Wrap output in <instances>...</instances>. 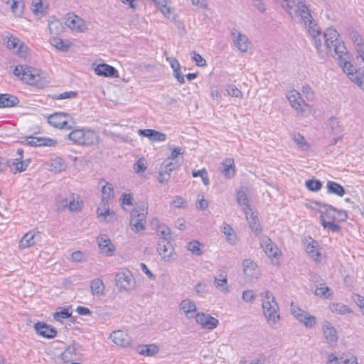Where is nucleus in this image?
Masks as SVG:
<instances>
[{
    "mask_svg": "<svg viewBox=\"0 0 364 364\" xmlns=\"http://www.w3.org/2000/svg\"><path fill=\"white\" fill-rule=\"evenodd\" d=\"M113 213L110 211L109 202L101 200L99 207L97 209V214L98 217H103L104 220L110 221L107 217L112 215Z\"/></svg>",
    "mask_w": 364,
    "mask_h": 364,
    "instance_id": "32",
    "label": "nucleus"
},
{
    "mask_svg": "<svg viewBox=\"0 0 364 364\" xmlns=\"http://www.w3.org/2000/svg\"><path fill=\"white\" fill-rule=\"evenodd\" d=\"M99 248L107 255H112L115 251L114 245L107 235H101L97 237Z\"/></svg>",
    "mask_w": 364,
    "mask_h": 364,
    "instance_id": "22",
    "label": "nucleus"
},
{
    "mask_svg": "<svg viewBox=\"0 0 364 364\" xmlns=\"http://www.w3.org/2000/svg\"><path fill=\"white\" fill-rule=\"evenodd\" d=\"M25 141H26L27 144L31 146H54L58 144L56 140L52 139L50 138L33 136H26Z\"/></svg>",
    "mask_w": 364,
    "mask_h": 364,
    "instance_id": "20",
    "label": "nucleus"
},
{
    "mask_svg": "<svg viewBox=\"0 0 364 364\" xmlns=\"http://www.w3.org/2000/svg\"><path fill=\"white\" fill-rule=\"evenodd\" d=\"M9 6L16 16H21L23 13V0H12V2L9 4Z\"/></svg>",
    "mask_w": 364,
    "mask_h": 364,
    "instance_id": "42",
    "label": "nucleus"
},
{
    "mask_svg": "<svg viewBox=\"0 0 364 364\" xmlns=\"http://www.w3.org/2000/svg\"><path fill=\"white\" fill-rule=\"evenodd\" d=\"M355 303L362 309L363 314H364V297L359 294H353L352 296Z\"/></svg>",
    "mask_w": 364,
    "mask_h": 364,
    "instance_id": "64",
    "label": "nucleus"
},
{
    "mask_svg": "<svg viewBox=\"0 0 364 364\" xmlns=\"http://www.w3.org/2000/svg\"><path fill=\"white\" fill-rule=\"evenodd\" d=\"M315 208L318 209V211L321 213V215H323L325 219H328V221H335L336 219V210L337 208H334L331 205L322 203L321 202H315Z\"/></svg>",
    "mask_w": 364,
    "mask_h": 364,
    "instance_id": "21",
    "label": "nucleus"
},
{
    "mask_svg": "<svg viewBox=\"0 0 364 364\" xmlns=\"http://www.w3.org/2000/svg\"><path fill=\"white\" fill-rule=\"evenodd\" d=\"M157 251L165 262H170L175 259L174 248L168 240H162L159 241Z\"/></svg>",
    "mask_w": 364,
    "mask_h": 364,
    "instance_id": "12",
    "label": "nucleus"
},
{
    "mask_svg": "<svg viewBox=\"0 0 364 364\" xmlns=\"http://www.w3.org/2000/svg\"><path fill=\"white\" fill-rule=\"evenodd\" d=\"M223 232L226 235L228 240L230 243H234L236 239L233 229L228 224H225L222 230Z\"/></svg>",
    "mask_w": 364,
    "mask_h": 364,
    "instance_id": "52",
    "label": "nucleus"
},
{
    "mask_svg": "<svg viewBox=\"0 0 364 364\" xmlns=\"http://www.w3.org/2000/svg\"><path fill=\"white\" fill-rule=\"evenodd\" d=\"M331 309L332 311L340 314H346L351 312V310L347 306L341 304H333Z\"/></svg>",
    "mask_w": 364,
    "mask_h": 364,
    "instance_id": "57",
    "label": "nucleus"
},
{
    "mask_svg": "<svg viewBox=\"0 0 364 364\" xmlns=\"http://www.w3.org/2000/svg\"><path fill=\"white\" fill-rule=\"evenodd\" d=\"M102 200L110 202L114 198V188L113 186L106 182L105 184L102 186Z\"/></svg>",
    "mask_w": 364,
    "mask_h": 364,
    "instance_id": "36",
    "label": "nucleus"
},
{
    "mask_svg": "<svg viewBox=\"0 0 364 364\" xmlns=\"http://www.w3.org/2000/svg\"><path fill=\"white\" fill-rule=\"evenodd\" d=\"M244 274L250 277H252L255 274V270L257 268V264L250 259H245L242 263Z\"/></svg>",
    "mask_w": 364,
    "mask_h": 364,
    "instance_id": "37",
    "label": "nucleus"
},
{
    "mask_svg": "<svg viewBox=\"0 0 364 364\" xmlns=\"http://www.w3.org/2000/svg\"><path fill=\"white\" fill-rule=\"evenodd\" d=\"M71 312L68 308H65L60 311L53 314V318L57 321H62L63 319L70 318Z\"/></svg>",
    "mask_w": 364,
    "mask_h": 364,
    "instance_id": "50",
    "label": "nucleus"
},
{
    "mask_svg": "<svg viewBox=\"0 0 364 364\" xmlns=\"http://www.w3.org/2000/svg\"><path fill=\"white\" fill-rule=\"evenodd\" d=\"M237 201L240 205L243 206V209L245 211L246 210L251 211V208L249 205V199L247 198L246 193L244 191L240 190L237 192Z\"/></svg>",
    "mask_w": 364,
    "mask_h": 364,
    "instance_id": "44",
    "label": "nucleus"
},
{
    "mask_svg": "<svg viewBox=\"0 0 364 364\" xmlns=\"http://www.w3.org/2000/svg\"><path fill=\"white\" fill-rule=\"evenodd\" d=\"M31 161V159H26V160H22L21 159H15L7 160V165L10 167H14V168L15 169L14 173L22 172L26 170Z\"/></svg>",
    "mask_w": 364,
    "mask_h": 364,
    "instance_id": "28",
    "label": "nucleus"
},
{
    "mask_svg": "<svg viewBox=\"0 0 364 364\" xmlns=\"http://www.w3.org/2000/svg\"><path fill=\"white\" fill-rule=\"evenodd\" d=\"M310 36L313 38L318 53L322 58L330 55H333V53L335 54L334 57L339 58L341 55H347L346 48L338 38L339 34L335 29L329 28L322 33L318 26V36Z\"/></svg>",
    "mask_w": 364,
    "mask_h": 364,
    "instance_id": "1",
    "label": "nucleus"
},
{
    "mask_svg": "<svg viewBox=\"0 0 364 364\" xmlns=\"http://www.w3.org/2000/svg\"><path fill=\"white\" fill-rule=\"evenodd\" d=\"M292 139L303 150H308L309 149V144L301 134H295L293 135Z\"/></svg>",
    "mask_w": 364,
    "mask_h": 364,
    "instance_id": "51",
    "label": "nucleus"
},
{
    "mask_svg": "<svg viewBox=\"0 0 364 364\" xmlns=\"http://www.w3.org/2000/svg\"><path fill=\"white\" fill-rule=\"evenodd\" d=\"M34 329L38 335L46 338H53L57 335L56 329L44 322L38 321L36 323Z\"/></svg>",
    "mask_w": 364,
    "mask_h": 364,
    "instance_id": "18",
    "label": "nucleus"
},
{
    "mask_svg": "<svg viewBox=\"0 0 364 364\" xmlns=\"http://www.w3.org/2000/svg\"><path fill=\"white\" fill-rule=\"evenodd\" d=\"M226 91L230 96L242 98V92L235 85H228L226 88Z\"/></svg>",
    "mask_w": 364,
    "mask_h": 364,
    "instance_id": "56",
    "label": "nucleus"
},
{
    "mask_svg": "<svg viewBox=\"0 0 364 364\" xmlns=\"http://www.w3.org/2000/svg\"><path fill=\"white\" fill-rule=\"evenodd\" d=\"M115 285L120 291H129L134 289L135 281L131 272L124 270L115 274Z\"/></svg>",
    "mask_w": 364,
    "mask_h": 364,
    "instance_id": "7",
    "label": "nucleus"
},
{
    "mask_svg": "<svg viewBox=\"0 0 364 364\" xmlns=\"http://www.w3.org/2000/svg\"><path fill=\"white\" fill-rule=\"evenodd\" d=\"M329 126L335 134H338L342 132V129L341 125L339 124V122L335 117H332L330 119Z\"/></svg>",
    "mask_w": 364,
    "mask_h": 364,
    "instance_id": "60",
    "label": "nucleus"
},
{
    "mask_svg": "<svg viewBox=\"0 0 364 364\" xmlns=\"http://www.w3.org/2000/svg\"><path fill=\"white\" fill-rule=\"evenodd\" d=\"M48 122L51 126L62 129H72L75 125L74 119L65 112H55L50 115Z\"/></svg>",
    "mask_w": 364,
    "mask_h": 364,
    "instance_id": "5",
    "label": "nucleus"
},
{
    "mask_svg": "<svg viewBox=\"0 0 364 364\" xmlns=\"http://www.w3.org/2000/svg\"><path fill=\"white\" fill-rule=\"evenodd\" d=\"M48 29L51 34L58 35L63 31L64 26L60 20L53 18V20L49 21Z\"/></svg>",
    "mask_w": 364,
    "mask_h": 364,
    "instance_id": "39",
    "label": "nucleus"
},
{
    "mask_svg": "<svg viewBox=\"0 0 364 364\" xmlns=\"http://www.w3.org/2000/svg\"><path fill=\"white\" fill-rule=\"evenodd\" d=\"M156 232L162 237V240H168L171 238V230L165 225H159Z\"/></svg>",
    "mask_w": 364,
    "mask_h": 364,
    "instance_id": "54",
    "label": "nucleus"
},
{
    "mask_svg": "<svg viewBox=\"0 0 364 364\" xmlns=\"http://www.w3.org/2000/svg\"><path fill=\"white\" fill-rule=\"evenodd\" d=\"M355 50L356 64L364 71V43L355 48Z\"/></svg>",
    "mask_w": 364,
    "mask_h": 364,
    "instance_id": "46",
    "label": "nucleus"
},
{
    "mask_svg": "<svg viewBox=\"0 0 364 364\" xmlns=\"http://www.w3.org/2000/svg\"><path fill=\"white\" fill-rule=\"evenodd\" d=\"M291 314L298 321L303 323L306 328H312L316 323V319L314 316L310 315L306 311L301 309L299 307L294 306V303L291 304Z\"/></svg>",
    "mask_w": 364,
    "mask_h": 364,
    "instance_id": "8",
    "label": "nucleus"
},
{
    "mask_svg": "<svg viewBox=\"0 0 364 364\" xmlns=\"http://www.w3.org/2000/svg\"><path fill=\"white\" fill-rule=\"evenodd\" d=\"M220 172L227 178H232L235 174V163L232 159H226L220 166Z\"/></svg>",
    "mask_w": 364,
    "mask_h": 364,
    "instance_id": "27",
    "label": "nucleus"
},
{
    "mask_svg": "<svg viewBox=\"0 0 364 364\" xmlns=\"http://www.w3.org/2000/svg\"><path fill=\"white\" fill-rule=\"evenodd\" d=\"M50 170L56 173H60L65 171L66 168V164L64 160L60 157H55L50 160Z\"/></svg>",
    "mask_w": 364,
    "mask_h": 364,
    "instance_id": "40",
    "label": "nucleus"
},
{
    "mask_svg": "<svg viewBox=\"0 0 364 364\" xmlns=\"http://www.w3.org/2000/svg\"><path fill=\"white\" fill-rule=\"evenodd\" d=\"M259 241L260 247L267 257L277 258L281 255V251L278 247L267 236L261 237Z\"/></svg>",
    "mask_w": 364,
    "mask_h": 364,
    "instance_id": "13",
    "label": "nucleus"
},
{
    "mask_svg": "<svg viewBox=\"0 0 364 364\" xmlns=\"http://www.w3.org/2000/svg\"><path fill=\"white\" fill-rule=\"evenodd\" d=\"M21 79L28 84L40 86L42 85V73L38 69L26 66Z\"/></svg>",
    "mask_w": 364,
    "mask_h": 364,
    "instance_id": "11",
    "label": "nucleus"
},
{
    "mask_svg": "<svg viewBox=\"0 0 364 364\" xmlns=\"http://www.w3.org/2000/svg\"><path fill=\"white\" fill-rule=\"evenodd\" d=\"M138 134L149 138L152 141H164L166 139L165 134L151 129H139Z\"/></svg>",
    "mask_w": 364,
    "mask_h": 364,
    "instance_id": "23",
    "label": "nucleus"
},
{
    "mask_svg": "<svg viewBox=\"0 0 364 364\" xmlns=\"http://www.w3.org/2000/svg\"><path fill=\"white\" fill-rule=\"evenodd\" d=\"M306 187L311 191L317 192L322 188V183L319 180L313 178L305 181Z\"/></svg>",
    "mask_w": 364,
    "mask_h": 364,
    "instance_id": "48",
    "label": "nucleus"
},
{
    "mask_svg": "<svg viewBox=\"0 0 364 364\" xmlns=\"http://www.w3.org/2000/svg\"><path fill=\"white\" fill-rule=\"evenodd\" d=\"M298 13L301 17L305 26L307 27L309 35H317L318 36V25L313 20L310 13V10L306 6L305 2L302 0H297Z\"/></svg>",
    "mask_w": 364,
    "mask_h": 364,
    "instance_id": "6",
    "label": "nucleus"
},
{
    "mask_svg": "<svg viewBox=\"0 0 364 364\" xmlns=\"http://www.w3.org/2000/svg\"><path fill=\"white\" fill-rule=\"evenodd\" d=\"M287 97L292 108L298 113L303 114L306 111L308 104L301 97L300 92L295 90L289 91L287 95Z\"/></svg>",
    "mask_w": 364,
    "mask_h": 364,
    "instance_id": "10",
    "label": "nucleus"
},
{
    "mask_svg": "<svg viewBox=\"0 0 364 364\" xmlns=\"http://www.w3.org/2000/svg\"><path fill=\"white\" fill-rule=\"evenodd\" d=\"M231 36L233 39L235 46L242 52H247L250 46V41L248 38L240 33L237 29L233 28L231 31Z\"/></svg>",
    "mask_w": 364,
    "mask_h": 364,
    "instance_id": "14",
    "label": "nucleus"
},
{
    "mask_svg": "<svg viewBox=\"0 0 364 364\" xmlns=\"http://www.w3.org/2000/svg\"><path fill=\"white\" fill-rule=\"evenodd\" d=\"M245 214L247 220L249 223L250 228L252 229V230L255 232L256 234L260 233L261 228L257 215H255L252 210H246Z\"/></svg>",
    "mask_w": 364,
    "mask_h": 364,
    "instance_id": "30",
    "label": "nucleus"
},
{
    "mask_svg": "<svg viewBox=\"0 0 364 364\" xmlns=\"http://www.w3.org/2000/svg\"><path fill=\"white\" fill-rule=\"evenodd\" d=\"M95 73L99 76L104 77H117V70L109 65L102 63L97 65L95 68Z\"/></svg>",
    "mask_w": 364,
    "mask_h": 364,
    "instance_id": "24",
    "label": "nucleus"
},
{
    "mask_svg": "<svg viewBox=\"0 0 364 364\" xmlns=\"http://www.w3.org/2000/svg\"><path fill=\"white\" fill-rule=\"evenodd\" d=\"M17 50H16V53L18 54V56H20L21 58H26L28 55V48L27 47V46L25 45L24 43H21V44L18 46L17 48Z\"/></svg>",
    "mask_w": 364,
    "mask_h": 364,
    "instance_id": "63",
    "label": "nucleus"
},
{
    "mask_svg": "<svg viewBox=\"0 0 364 364\" xmlns=\"http://www.w3.org/2000/svg\"><path fill=\"white\" fill-rule=\"evenodd\" d=\"M146 212L144 209L141 210L134 209L131 212L130 225L132 230L136 232L144 230Z\"/></svg>",
    "mask_w": 364,
    "mask_h": 364,
    "instance_id": "9",
    "label": "nucleus"
},
{
    "mask_svg": "<svg viewBox=\"0 0 364 364\" xmlns=\"http://www.w3.org/2000/svg\"><path fill=\"white\" fill-rule=\"evenodd\" d=\"M110 338L117 345L125 347L129 344L130 338L128 334L122 331H115L110 335Z\"/></svg>",
    "mask_w": 364,
    "mask_h": 364,
    "instance_id": "26",
    "label": "nucleus"
},
{
    "mask_svg": "<svg viewBox=\"0 0 364 364\" xmlns=\"http://www.w3.org/2000/svg\"><path fill=\"white\" fill-rule=\"evenodd\" d=\"M196 322L208 329H214L219 323L218 320L205 313H198L195 315Z\"/></svg>",
    "mask_w": 364,
    "mask_h": 364,
    "instance_id": "15",
    "label": "nucleus"
},
{
    "mask_svg": "<svg viewBox=\"0 0 364 364\" xmlns=\"http://www.w3.org/2000/svg\"><path fill=\"white\" fill-rule=\"evenodd\" d=\"M307 245L306 246V252L308 255L313 259L316 262L319 263L321 262V255L318 249V242L313 240L311 237L306 240Z\"/></svg>",
    "mask_w": 364,
    "mask_h": 364,
    "instance_id": "19",
    "label": "nucleus"
},
{
    "mask_svg": "<svg viewBox=\"0 0 364 364\" xmlns=\"http://www.w3.org/2000/svg\"><path fill=\"white\" fill-rule=\"evenodd\" d=\"M176 167H177L176 161H166L162 164V165L161 166V171H162L163 173H166V176H168L170 177L171 173Z\"/></svg>",
    "mask_w": 364,
    "mask_h": 364,
    "instance_id": "49",
    "label": "nucleus"
},
{
    "mask_svg": "<svg viewBox=\"0 0 364 364\" xmlns=\"http://www.w3.org/2000/svg\"><path fill=\"white\" fill-rule=\"evenodd\" d=\"M303 95L305 96L307 100L313 101L315 98L314 92L312 88L308 85H304L301 89Z\"/></svg>",
    "mask_w": 364,
    "mask_h": 364,
    "instance_id": "59",
    "label": "nucleus"
},
{
    "mask_svg": "<svg viewBox=\"0 0 364 364\" xmlns=\"http://www.w3.org/2000/svg\"><path fill=\"white\" fill-rule=\"evenodd\" d=\"M17 97L10 94H0V107H11L18 105Z\"/></svg>",
    "mask_w": 364,
    "mask_h": 364,
    "instance_id": "29",
    "label": "nucleus"
},
{
    "mask_svg": "<svg viewBox=\"0 0 364 364\" xmlns=\"http://www.w3.org/2000/svg\"><path fill=\"white\" fill-rule=\"evenodd\" d=\"M65 25L71 30L78 32H82L86 28L84 21L76 15L68 16L66 18Z\"/></svg>",
    "mask_w": 364,
    "mask_h": 364,
    "instance_id": "25",
    "label": "nucleus"
},
{
    "mask_svg": "<svg viewBox=\"0 0 364 364\" xmlns=\"http://www.w3.org/2000/svg\"><path fill=\"white\" fill-rule=\"evenodd\" d=\"M136 351L143 355L151 356L155 355L159 351V348L154 344L151 345H140L137 346Z\"/></svg>",
    "mask_w": 364,
    "mask_h": 364,
    "instance_id": "33",
    "label": "nucleus"
},
{
    "mask_svg": "<svg viewBox=\"0 0 364 364\" xmlns=\"http://www.w3.org/2000/svg\"><path fill=\"white\" fill-rule=\"evenodd\" d=\"M263 313L269 325L275 324L279 319V307L275 299L269 291L261 294Z\"/></svg>",
    "mask_w": 364,
    "mask_h": 364,
    "instance_id": "2",
    "label": "nucleus"
},
{
    "mask_svg": "<svg viewBox=\"0 0 364 364\" xmlns=\"http://www.w3.org/2000/svg\"><path fill=\"white\" fill-rule=\"evenodd\" d=\"M214 285L218 289L224 294H227L230 291V289L228 285V279H214Z\"/></svg>",
    "mask_w": 364,
    "mask_h": 364,
    "instance_id": "53",
    "label": "nucleus"
},
{
    "mask_svg": "<svg viewBox=\"0 0 364 364\" xmlns=\"http://www.w3.org/2000/svg\"><path fill=\"white\" fill-rule=\"evenodd\" d=\"M2 38L4 41H7L6 45L9 49L16 48L21 43H22L18 37L9 32H4L2 35Z\"/></svg>",
    "mask_w": 364,
    "mask_h": 364,
    "instance_id": "34",
    "label": "nucleus"
},
{
    "mask_svg": "<svg viewBox=\"0 0 364 364\" xmlns=\"http://www.w3.org/2000/svg\"><path fill=\"white\" fill-rule=\"evenodd\" d=\"M90 288L92 294L102 295L105 291V285L100 279H95L91 281Z\"/></svg>",
    "mask_w": 364,
    "mask_h": 364,
    "instance_id": "41",
    "label": "nucleus"
},
{
    "mask_svg": "<svg viewBox=\"0 0 364 364\" xmlns=\"http://www.w3.org/2000/svg\"><path fill=\"white\" fill-rule=\"evenodd\" d=\"M326 188L328 193H333L338 196H343L345 194L344 188L336 182L328 181L326 184Z\"/></svg>",
    "mask_w": 364,
    "mask_h": 364,
    "instance_id": "35",
    "label": "nucleus"
},
{
    "mask_svg": "<svg viewBox=\"0 0 364 364\" xmlns=\"http://www.w3.org/2000/svg\"><path fill=\"white\" fill-rule=\"evenodd\" d=\"M134 172L139 173L144 172L146 169V161L144 158H140L133 166Z\"/></svg>",
    "mask_w": 364,
    "mask_h": 364,
    "instance_id": "55",
    "label": "nucleus"
},
{
    "mask_svg": "<svg viewBox=\"0 0 364 364\" xmlns=\"http://www.w3.org/2000/svg\"><path fill=\"white\" fill-rule=\"evenodd\" d=\"M203 247V245L198 240H192L187 245L188 250L191 251L193 255L197 256H200L203 254V251L201 250V247Z\"/></svg>",
    "mask_w": 364,
    "mask_h": 364,
    "instance_id": "45",
    "label": "nucleus"
},
{
    "mask_svg": "<svg viewBox=\"0 0 364 364\" xmlns=\"http://www.w3.org/2000/svg\"><path fill=\"white\" fill-rule=\"evenodd\" d=\"M41 240V233L38 231L31 230L26 233L19 241V247L27 248L36 245Z\"/></svg>",
    "mask_w": 364,
    "mask_h": 364,
    "instance_id": "16",
    "label": "nucleus"
},
{
    "mask_svg": "<svg viewBox=\"0 0 364 364\" xmlns=\"http://www.w3.org/2000/svg\"><path fill=\"white\" fill-rule=\"evenodd\" d=\"M320 222L325 229H328L333 232H337L341 230V227L336 224L334 221H326L323 215H320Z\"/></svg>",
    "mask_w": 364,
    "mask_h": 364,
    "instance_id": "47",
    "label": "nucleus"
},
{
    "mask_svg": "<svg viewBox=\"0 0 364 364\" xmlns=\"http://www.w3.org/2000/svg\"><path fill=\"white\" fill-rule=\"evenodd\" d=\"M180 309L182 310L186 315L191 318L193 317V315H190L191 314H193L196 311V305L195 304L194 301L190 300V299H184L183 300L180 304Z\"/></svg>",
    "mask_w": 364,
    "mask_h": 364,
    "instance_id": "31",
    "label": "nucleus"
},
{
    "mask_svg": "<svg viewBox=\"0 0 364 364\" xmlns=\"http://www.w3.org/2000/svg\"><path fill=\"white\" fill-rule=\"evenodd\" d=\"M323 334L326 339V343L333 346L338 341V335L336 330L333 327L329 321H324L322 327Z\"/></svg>",
    "mask_w": 364,
    "mask_h": 364,
    "instance_id": "17",
    "label": "nucleus"
},
{
    "mask_svg": "<svg viewBox=\"0 0 364 364\" xmlns=\"http://www.w3.org/2000/svg\"><path fill=\"white\" fill-rule=\"evenodd\" d=\"M343 55H341V57H338L340 60L341 65L343 68V70L344 73L347 74L349 79L355 82L359 87H360L363 90H364V71L360 66H358V69H355L354 66L347 60L346 58H343Z\"/></svg>",
    "mask_w": 364,
    "mask_h": 364,
    "instance_id": "4",
    "label": "nucleus"
},
{
    "mask_svg": "<svg viewBox=\"0 0 364 364\" xmlns=\"http://www.w3.org/2000/svg\"><path fill=\"white\" fill-rule=\"evenodd\" d=\"M50 42L52 46L61 51H67L70 47V43L68 41H63L58 37H53Z\"/></svg>",
    "mask_w": 364,
    "mask_h": 364,
    "instance_id": "38",
    "label": "nucleus"
},
{
    "mask_svg": "<svg viewBox=\"0 0 364 364\" xmlns=\"http://www.w3.org/2000/svg\"><path fill=\"white\" fill-rule=\"evenodd\" d=\"M32 6L33 7V11L34 14H43L44 13V7L42 0H33Z\"/></svg>",
    "mask_w": 364,
    "mask_h": 364,
    "instance_id": "62",
    "label": "nucleus"
},
{
    "mask_svg": "<svg viewBox=\"0 0 364 364\" xmlns=\"http://www.w3.org/2000/svg\"><path fill=\"white\" fill-rule=\"evenodd\" d=\"M67 139L75 144L89 146L95 144L97 141V135L96 132L92 129L81 128L71 131L68 134Z\"/></svg>",
    "mask_w": 364,
    "mask_h": 364,
    "instance_id": "3",
    "label": "nucleus"
},
{
    "mask_svg": "<svg viewBox=\"0 0 364 364\" xmlns=\"http://www.w3.org/2000/svg\"><path fill=\"white\" fill-rule=\"evenodd\" d=\"M315 294L324 298H329L332 294L331 292V289L328 287L323 286L317 287L315 289Z\"/></svg>",
    "mask_w": 364,
    "mask_h": 364,
    "instance_id": "58",
    "label": "nucleus"
},
{
    "mask_svg": "<svg viewBox=\"0 0 364 364\" xmlns=\"http://www.w3.org/2000/svg\"><path fill=\"white\" fill-rule=\"evenodd\" d=\"M348 36L353 43L354 49L364 44V40L357 31L349 29Z\"/></svg>",
    "mask_w": 364,
    "mask_h": 364,
    "instance_id": "43",
    "label": "nucleus"
},
{
    "mask_svg": "<svg viewBox=\"0 0 364 364\" xmlns=\"http://www.w3.org/2000/svg\"><path fill=\"white\" fill-rule=\"evenodd\" d=\"M256 298V295L252 290H245L242 292V299L247 303L252 304Z\"/></svg>",
    "mask_w": 364,
    "mask_h": 364,
    "instance_id": "61",
    "label": "nucleus"
}]
</instances>
